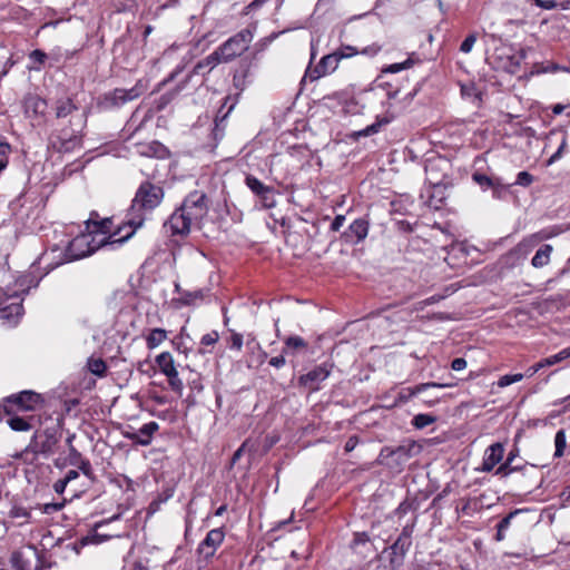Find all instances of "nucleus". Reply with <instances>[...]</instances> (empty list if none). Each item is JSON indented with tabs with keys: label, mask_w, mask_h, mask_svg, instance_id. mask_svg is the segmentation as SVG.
Segmentation results:
<instances>
[{
	"label": "nucleus",
	"mask_w": 570,
	"mask_h": 570,
	"mask_svg": "<svg viewBox=\"0 0 570 570\" xmlns=\"http://www.w3.org/2000/svg\"><path fill=\"white\" fill-rule=\"evenodd\" d=\"M552 250H553V248L549 244L540 247L537 250L535 255L533 256V258L531 261V265L534 268H541V267L548 265L550 262V255H551Z\"/></svg>",
	"instance_id": "obj_16"
},
{
	"label": "nucleus",
	"mask_w": 570,
	"mask_h": 570,
	"mask_svg": "<svg viewBox=\"0 0 570 570\" xmlns=\"http://www.w3.org/2000/svg\"><path fill=\"white\" fill-rule=\"evenodd\" d=\"M246 185L258 197L266 191L269 193V186L263 184L254 176L246 177Z\"/></svg>",
	"instance_id": "obj_21"
},
{
	"label": "nucleus",
	"mask_w": 570,
	"mask_h": 570,
	"mask_svg": "<svg viewBox=\"0 0 570 570\" xmlns=\"http://www.w3.org/2000/svg\"><path fill=\"white\" fill-rule=\"evenodd\" d=\"M240 453H242V448H240V449H238V450L234 453V455H233V461H234V462H235V461H237V460L239 459Z\"/></svg>",
	"instance_id": "obj_64"
},
{
	"label": "nucleus",
	"mask_w": 570,
	"mask_h": 570,
	"mask_svg": "<svg viewBox=\"0 0 570 570\" xmlns=\"http://www.w3.org/2000/svg\"><path fill=\"white\" fill-rule=\"evenodd\" d=\"M357 441L354 438H350L345 443V451L351 452L355 449Z\"/></svg>",
	"instance_id": "obj_54"
},
{
	"label": "nucleus",
	"mask_w": 570,
	"mask_h": 570,
	"mask_svg": "<svg viewBox=\"0 0 570 570\" xmlns=\"http://www.w3.org/2000/svg\"><path fill=\"white\" fill-rule=\"evenodd\" d=\"M336 52L338 56L342 55L343 59L350 58V57H353V56H356L357 53H360V51H357V49L352 46H345V47L336 50Z\"/></svg>",
	"instance_id": "obj_38"
},
{
	"label": "nucleus",
	"mask_w": 570,
	"mask_h": 570,
	"mask_svg": "<svg viewBox=\"0 0 570 570\" xmlns=\"http://www.w3.org/2000/svg\"><path fill=\"white\" fill-rule=\"evenodd\" d=\"M379 128H380V124H373L371 126H367L366 128H364L363 130H360L357 132L358 136H370L372 134H375L379 131Z\"/></svg>",
	"instance_id": "obj_43"
},
{
	"label": "nucleus",
	"mask_w": 570,
	"mask_h": 570,
	"mask_svg": "<svg viewBox=\"0 0 570 570\" xmlns=\"http://www.w3.org/2000/svg\"><path fill=\"white\" fill-rule=\"evenodd\" d=\"M134 570H148V568L145 567L142 563H136L134 566Z\"/></svg>",
	"instance_id": "obj_62"
},
{
	"label": "nucleus",
	"mask_w": 570,
	"mask_h": 570,
	"mask_svg": "<svg viewBox=\"0 0 570 570\" xmlns=\"http://www.w3.org/2000/svg\"><path fill=\"white\" fill-rule=\"evenodd\" d=\"M22 314L21 298L17 291L11 294L0 288V318L19 317Z\"/></svg>",
	"instance_id": "obj_8"
},
{
	"label": "nucleus",
	"mask_w": 570,
	"mask_h": 570,
	"mask_svg": "<svg viewBox=\"0 0 570 570\" xmlns=\"http://www.w3.org/2000/svg\"><path fill=\"white\" fill-rule=\"evenodd\" d=\"M65 505V502H58V503H46L42 507V512L46 514H51L53 512H57L61 510Z\"/></svg>",
	"instance_id": "obj_39"
},
{
	"label": "nucleus",
	"mask_w": 570,
	"mask_h": 570,
	"mask_svg": "<svg viewBox=\"0 0 570 570\" xmlns=\"http://www.w3.org/2000/svg\"><path fill=\"white\" fill-rule=\"evenodd\" d=\"M224 63L223 58L219 55V51L216 49L213 53L207 56L204 60L199 61L195 70L199 72L204 68H209V70L214 69L217 65Z\"/></svg>",
	"instance_id": "obj_18"
},
{
	"label": "nucleus",
	"mask_w": 570,
	"mask_h": 570,
	"mask_svg": "<svg viewBox=\"0 0 570 570\" xmlns=\"http://www.w3.org/2000/svg\"><path fill=\"white\" fill-rule=\"evenodd\" d=\"M253 38L254 35L249 29H243L235 36L227 39L217 48L220 57L223 58V62H230L242 56L248 49Z\"/></svg>",
	"instance_id": "obj_4"
},
{
	"label": "nucleus",
	"mask_w": 570,
	"mask_h": 570,
	"mask_svg": "<svg viewBox=\"0 0 570 570\" xmlns=\"http://www.w3.org/2000/svg\"><path fill=\"white\" fill-rule=\"evenodd\" d=\"M350 232L355 236L356 242H361L367 236L368 224L363 219H356L350 225Z\"/></svg>",
	"instance_id": "obj_19"
},
{
	"label": "nucleus",
	"mask_w": 570,
	"mask_h": 570,
	"mask_svg": "<svg viewBox=\"0 0 570 570\" xmlns=\"http://www.w3.org/2000/svg\"><path fill=\"white\" fill-rule=\"evenodd\" d=\"M524 377L523 374L521 373H518V374H511V375H503L499 379L498 381V386L499 387H505V386H509L513 383H517V382H520L522 379Z\"/></svg>",
	"instance_id": "obj_30"
},
{
	"label": "nucleus",
	"mask_w": 570,
	"mask_h": 570,
	"mask_svg": "<svg viewBox=\"0 0 570 570\" xmlns=\"http://www.w3.org/2000/svg\"><path fill=\"white\" fill-rule=\"evenodd\" d=\"M158 428V423L151 421L144 424L137 432L128 433L126 436L132 442L146 446L151 443L153 435Z\"/></svg>",
	"instance_id": "obj_12"
},
{
	"label": "nucleus",
	"mask_w": 570,
	"mask_h": 570,
	"mask_svg": "<svg viewBox=\"0 0 570 570\" xmlns=\"http://www.w3.org/2000/svg\"><path fill=\"white\" fill-rule=\"evenodd\" d=\"M219 338L218 332L212 331L205 335H203L200 343L203 345H213L215 344Z\"/></svg>",
	"instance_id": "obj_36"
},
{
	"label": "nucleus",
	"mask_w": 570,
	"mask_h": 570,
	"mask_svg": "<svg viewBox=\"0 0 570 570\" xmlns=\"http://www.w3.org/2000/svg\"><path fill=\"white\" fill-rule=\"evenodd\" d=\"M436 421V417L430 414H417L413 417V425L416 429H424L428 425L434 423Z\"/></svg>",
	"instance_id": "obj_27"
},
{
	"label": "nucleus",
	"mask_w": 570,
	"mask_h": 570,
	"mask_svg": "<svg viewBox=\"0 0 570 570\" xmlns=\"http://www.w3.org/2000/svg\"><path fill=\"white\" fill-rule=\"evenodd\" d=\"M12 515L26 518L29 515V513L24 509H16L12 511Z\"/></svg>",
	"instance_id": "obj_56"
},
{
	"label": "nucleus",
	"mask_w": 570,
	"mask_h": 570,
	"mask_svg": "<svg viewBox=\"0 0 570 570\" xmlns=\"http://www.w3.org/2000/svg\"><path fill=\"white\" fill-rule=\"evenodd\" d=\"M262 204L266 208H273L276 205L274 188L269 186V193H264L259 196Z\"/></svg>",
	"instance_id": "obj_32"
},
{
	"label": "nucleus",
	"mask_w": 570,
	"mask_h": 570,
	"mask_svg": "<svg viewBox=\"0 0 570 570\" xmlns=\"http://www.w3.org/2000/svg\"><path fill=\"white\" fill-rule=\"evenodd\" d=\"M78 476H79V473L76 470H70V471L67 472V474L65 475L63 480L67 483H69L72 480H76Z\"/></svg>",
	"instance_id": "obj_52"
},
{
	"label": "nucleus",
	"mask_w": 570,
	"mask_h": 570,
	"mask_svg": "<svg viewBox=\"0 0 570 570\" xmlns=\"http://www.w3.org/2000/svg\"><path fill=\"white\" fill-rule=\"evenodd\" d=\"M413 65H414V60L412 58H407L403 62L392 63V65L386 66L382 71L390 72V73H396L402 70L411 68Z\"/></svg>",
	"instance_id": "obj_28"
},
{
	"label": "nucleus",
	"mask_w": 570,
	"mask_h": 570,
	"mask_svg": "<svg viewBox=\"0 0 570 570\" xmlns=\"http://www.w3.org/2000/svg\"><path fill=\"white\" fill-rule=\"evenodd\" d=\"M559 7L562 9V10H570V0H566V1H562Z\"/></svg>",
	"instance_id": "obj_60"
},
{
	"label": "nucleus",
	"mask_w": 570,
	"mask_h": 570,
	"mask_svg": "<svg viewBox=\"0 0 570 570\" xmlns=\"http://www.w3.org/2000/svg\"><path fill=\"white\" fill-rule=\"evenodd\" d=\"M390 456H396L400 461H406L410 459V450L404 446H399L397 449H389L385 448L381 451L380 458L385 459Z\"/></svg>",
	"instance_id": "obj_20"
},
{
	"label": "nucleus",
	"mask_w": 570,
	"mask_h": 570,
	"mask_svg": "<svg viewBox=\"0 0 570 570\" xmlns=\"http://www.w3.org/2000/svg\"><path fill=\"white\" fill-rule=\"evenodd\" d=\"M112 222L109 218L97 222L89 218L86 222V233L75 237L66 249V261H76L91 255L104 246L120 245L134 235V229L122 234L126 227H119L111 233Z\"/></svg>",
	"instance_id": "obj_1"
},
{
	"label": "nucleus",
	"mask_w": 570,
	"mask_h": 570,
	"mask_svg": "<svg viewBox=\"0 0 570 570\" xmlns=\"http://www.w3.org/2000/svg\"><path fill=\"white\" fill-rule=\"evenodd\" d=\"M9 426L13 431L23 432L29 431L31 429V425L22 417L13 416L8 420Z\"/></svg>",
	"instance_id": "obj_26"
},
{
	"label": "nucleus",
	"mask_w": 570,
	"mask_h": 570,
	"mask_svg": "<svg viewBox=\"0 0 570 570\" xmlns=\"http://www.w3.org/2000/svg\"><path fill=\"white\" fill-rule=\"evenodd\" d=\"M381 51V47L377 45H372L368 47H365L360 53L366 55V56H376Z\"/></svg>",
	"instance_id": "obj_45"
},
{
	"label": "nucleus",
	"mask_w": 570,
	"mask_h": 570,
	"mask_svg": "<svg viewBox=\"0 0 570 570\" xmlns=\"http://www.w3.org/2000/svg\"><path fill=\"white\" fill-rule=\"evenodd\" d=\"M209 204L203 191L194 190L184 199L181 206L170 216V226L175 234H188L191 228H199L207 216Z\"/></svg>",
	"instance_id": "obj_2"
},
{
	"label": "nucleus",
	"mask_w": 570,
	"mask_h": 570,
	"mask_svg": "<svg viewBox=\"0 0 570 570\" xmlns=\"http://www.w3.org/2000/svg\"><path fill=\"white\" fill-rule=\"evenodd\" d=\"M73 109H75V106L71 102V100L67 99V100L59 101V104L57 106V117H66Z\"/></svg>",
	"instance_id": "obj_31"
},
{
	"label": "nucleus",
	"mask_w": 570,
	"mask_h": 570,
	"mask_svg": "<svg viewBox=\"0 0 570 570\" xmlns=\"http://www.w3.org/2000/svg\"><path fill=\"white\" fill-rule=\"evenodd\" d=\"M164 198V190L160 186L154 185L149 181L142 183L132 199L131 210L138 214L137 218L128 220L127 226L124 230L134 232L142 225L144 218L141 213L151 212L155 209Z\"/></svg>",
	"instance_id": "obj_3"
},
{
	"label": "nucleus",
	"mask_w": 570,
	"mask_h": 570,
	"mask_svg": "<svg viewBox=\"0 0 570 570\" xmlns=\"http://www.w3.org/2000/svg\"><path fill=\"white\" fill-rule=\"evenodd\" d=\"M475 41H476V37H475V35H470V36H468V37L464 39V41L461 43L460 50H461L462 52H464V53H469V52L472 50V48H473V46H474Z\"/></svg>",
	"instance_id": "obj_34"
},
{
	"label": "nucleus",
	"mask_w": 570,
	"mask_h": 570,
	"mask_svg": "<svg viewBox=\"0 0 570 570\" xmlns=\"http://www.w3.org/2000/svg\"><path fill=\"white\" fill-rule=\"evenodd\" d=\"M8 166V158H1L0 159V173L4 170Z\"/></svg>",
	"instance_id": "obj_61"
},
{
	"label": "nucleus",
	"mask_w": 570,
	"mask_h": 570,
	"mask_svg": "<svg viewBox=\"0 0 570 570\" xmlns=\"http://www.w3.org/2000/svg\"><path fill=\"white\" fill-rule=\"evenodd\" d=\"M570 357V347L563 348L559 353L541 360L543 367L552 366Z\"/></svg>",
	"instance_id": "obj_22"
},
{
	"label": "nucleus",
	"mask_w": 570,
	"mask_h": 570,
	"mask_svg": "<svg viewBox=\"0 0 570 570\" xmlns=\"http://www.w3.org/2000/svg\"><path fill=\"white\" fill-rule=\"evenodd\" d=\"M269 364L274 367H282L285 365V357L284 355L275 356L269 360Z\"/></svg>",
	"instance_id": "obj_48"
},
{
	"label": "nucleus",
	"mask_w": 570,
	"mask_h": 570,
	"mask_svg": "<svg viewBox=\"0 0 570 570\" xmlns=\"http://www.w3.org/2000/svg\"><path fill=\"white\" fill-rule=\"evenodd\" d=\"M559 233H560V230H550L547 233L543 232L542 235L540 236V239L553 237V236L558 235Z\"/></svg>",
	"instance_id": "obj_57"
},
{
	"label": "nucleus",
	"mask_w": 570,
	"mask_h": 570,
	"mask_svg": "<svg viewBox=\"0 0 570 570\" xmlns=\"http://www.w3.org/2000/svg\"><path fill=\"white\" fill-rule=\"evenodd\" d=\"M535 4L542 9H553L558 7V3L554 0H534Z\"/></svg>",
	"instance_id": "obj_42"
},
{
	"label": "nucleus",
	"mask_w": 570,
	"mask_h": 570,
	"mask_svg": "<svg viewBox=\"0 0 570 570\" xmlns=\"http://www.w3.org/2000/svg\"><path fill=\"white\" fill-rule=\"evenodd\" d=\"M518 513V511L509 513L507 517H504L497 525L498 532H497V540L501 541L504 538L503 532L510 527L512 518Z\"/></svg>",
	"instance_id": "obj_29"
},
{
	"label": "nucleus",
	"mask_w": 570,
	"mask_h": 570,
	"mask_svg": "<svg viewBox=\"0 0 570 570\" xmlns=\"http://www.w3.org/2000/svg\"><path fill=\"white\" fill-rule=\"evenodd\" d=\"M342 59L343 56H338L336 51L326 55L321 59L318 65L313 70L307 72V75L312 80L320 79L328 73L334 72Z\"/></svg>",
	"instance_id": "obj_9"
},
{
	"label": "nucleus",
	"mask_w": 570,
	"mask_h": 570,
	"mask_svg": "<svg viewBox=\"0 0 570 570\" xmlns=\"http://www.w3.org/2000/svg\"><path fill=\"white\" fill-rule=\"evenodd\" d=\"M79 469L82 471L83 474L90 475L91 473V465L88 460H80L78 463Z\"/></svg>",
	"instance_id": "obj_47"
},
{
	"label": "nucleus",
	"mask_w": 570,
	"mask_h": 570,
	"mask_svg": "<svg viewBox=\"0 0 570 570\" xmlns=\"http://www.w3.org/2000/svg\"><path fill=\"white\" fill-rule=\"evenodd\" d=\"M554 445H556L554 456H557V458L562 456L564 453L566 445H567V438H566V433L563 430H559L556 433Z\"/></svg>",
	"instance_id": "obj_25"
},
{
	"label": "nucleus",
	"mask_w": 570,
	"mask_h": 570,
	"mask_svg": "<svg viewBox=\"0 0 570 570\" xmlns=\"http://www.w3.org/2000/svg\"><path fill=\"white\" fill-rule=\"evenodd\" d=\"M541 368H543V365H542V362L540 361L537 364L529 367L527 370L525 374H523V375L530 377V376L534 375L537 372H539Z\"/></svg>",
	"instance_id": "obj_49"
},
{
	"label": "nucleus",
	"mask_w": 570,
	"mask_h": 570,
	"mask_svg": "<svg viewBox=\"0 0 570 570\" xmlns=\"http://www.w3.org/2000/svg\"><path fill=\"white\" fill-rule=\"evenodd\" d=\"M41 402V396L32 391H22L17 395H11L4 400L3 409L7 414H11L13 405L21 411H32Z\"/></svg>",
	"instance_id": "obj_7"
},
{
	"label": "nucleus",
	"mask_w": 570,
	"mask_h": 570,
	"mask_svg": "<svg viewBox=\"0 0 570 570\" xmlns=\"http://www.w3.org/2000/svg\"><path fill=\"white\" fill-rule=\"evenodd\" d=\"M156 364L160 372L168 379L170 389L180 394L183 392L184 384L179 377L173 355L169 352L160 353L156 356Z\"/></svg>",
	"instance_id": "obj_5"
},
{
	"label": "nucleus",
	"mask_w": 570,
	"mask_h": 570,
	"mask_svg": "<svg viewBox=\"0 0 570 570\" xmlns=\"http://www.w3.org/2000/svg\"><path fill=\"white\" fill-rule=\"evenodd\" d=\"M70 461L72 464H78L82 460L81 455L73 446H70Z\"/></svg>",
	"instance_id": "obj_50"
},
{
	"label": "nucleus",
	"mask_w": 570,
	"mask_h": 570,
	"mask_svg": "<svg viewBox=\"0 0 570 570\" xmlns=\"http://www.w3.org/2000/svg\"><path fill=\"white\" fill-rule=\"evenodd\" d=\"M504 446L501 443H494L490 445L483 456V462L480 471L490 472L494 469V466L500 463L503 459Z\"/></svg>",
	"instance_id": "obj_11"
},
{
	"label": "nucleus",
	"mask_w": 570,
	"mask_h": 570,
	"mask_svg": "<svg viewBox=\"0 0 570 570\" xmlns=\"http://www.w3.org/2000/svg\"><path fill=\"white\" fill-rule=\"evenodd\" d=\"M562 497L564 502H570V485L564 489Z\"/></svg>",
	"instance_id": "obj_58"
},
{
	"label": "nucleus",
	"mask_w": 570,
	"mask_h": 570,
	"mask_svg": "<svg viewBox=\"0 0 570 570\" xmlns=\"http://www.w3.org/2000/svg\"><path fill=\"white\" fill-rule=\"evenodd\" d=\"M229 347L232 350L240 351L243 347V335L239 333H232Z\"/></svg>",
	"instance_id": "obj_35"
},
{
	"label": "nucleus",
	"mask_w": 570,
	"mask_h": 570,
	"mask_svg": "<svg viewBox=\"0 0 570 570\" xmlns=\"http://www.w3.org/2000/svg\"><path fill=\"white\" fill-rule=\"evenodd\" d=\"M46 58H47V55L43 51L39 50V49L33 50L30 53V59L36 61V62H38V63H43Z\"/></svg>",
	"instance_id": "obj_41"
},
{
	"label": "nucleus",
	"mask_w": 570,
	"mask_h": 570,
	"mask_svg": "<svg viewBox=\"0 0 570 570\" xmlns=\"http://www.w3.org/2000/svg\"><path fill=\"white\" fill-rule=\"evenodd\" d=\"M112 535L109 534H102L99 532H94L91 534H88L83 537L80 541L81 546H88V544H100L107 540H109Z\"/></svg>",
	"instance_id": "obj_23"
},
{
	"label": "nucleus",
	"mask_w": 570,
	"mask_h": 570,
	"mask_svg": "<svg viewBox=\"0 0 570 570\" xmlns=\"http://www.w3.org/2000/svg\"><path fill=\"white\" fill-rule=\"evenodd\" d=\"M513 471H515V468H512L509 464V462H505L497 469L495 474L501 476H508Z\"/></svg>",
	"instance_id": "obj_40"
},
{
	"label": "nucleus",
	"mask_w": 570,
	"mask_h": 570,
	"mask_svg": "<svg viewBox=\"0 0 570 570\" xmlns=\"http://www.w3.org/2000/svg\"><path fill=\"white\" fill-rule=\"evenodd\" d=\"M331 373L327 364H321L299 377V383L312 390H316L318 384L325 381Z\"/></svg>",
	"instance_id": "obj_10"
},
{
	"label": "nucleus",
	"mask_w": 570,
	"mask_h": 570,
	"mask_svg": "<svg viewBox=\"0 0 570 570\" xmlns=\"http://www.w3.org/2000/svg\"><path fill=\"white\" fill-rule=\"evenodd\" d=\"M167 338V332L164 328H154L146 336V344L149 350L158 347Z\"/></svg>",
	"instance_id": "obj_17"
},
{
	"label": "nucleus",
	"mask_w": 570,
	"mask_h": 570,
	"mask_svg": "<svg viewBox=\"0 0 570 570\" xmlns=\"http://www.w3.org/2000/svg\"><path fill=\"white\" fill-rule=\"evenodd\" d=\"M452 370L462 371L466 367V361L462 357L454 358L451 364Z\"/></svg>",
	"instance_id": "obj_44"
},
{
	"label": "nucleus",
	"mask_w": 570,
	"mask_h": 570,
	"mask_svg": "<svg viewBox=\"0 0 570 570\" xmlns=\"http://www.w3.org/2000/svg\"><path fill=\"white\" fill-rule=\"evenodd\" d=\"M533 177L528 171H520L517 176L515 185L528 187L532 184Z\"/></svg>",
	"instance_id": "obj_33"
},
{
	"label": "nucleus",
	"mask_w": 570,
	"mask_h": 570,
	"mask_svg": "<svg viewBox=\"0 0 570 570\" xmlns=\"http://www.w3.org/2000/svg\"><path fill=\"white\" fill-rule=\"evenodd\" d=\"M247 347L250 350V357L247 360L248 367H256L265 362L266 353L262 350L258 342L254 338L247 342Z\"/></svg>",
	"instance_id": "obj_14"
},
{
	"label": "nucleus",
	"mask_w": 570,
	"mask_h": 570,
	"mask_svg": "<svg viewBox=\"0 0 570 570\" xmlns=\"http://www.w3.org/2000/svg\"><path fill=\"white\" fill-rule=\"evenodd\" d=\"M67 482L62 479V480H59L57 481L55 484H53V489L57 493H62L67 487Z\"/></svg>",
	"instance_id": "obj_51"
},
{
	"label": "nucleus",
	"mask_w": 570,
	"mask_h": 570,
	"mask_svg": "<svg viewBox=\"0 0 570 570\" xmlns=\"http://www.w3.org/2000/svg\"><path fill=\"white\" fill-rule=\"evenodd\" d=\"M473 179L481 186H487V187H493L494 186V183L493 180L483 175V174H474L473 175Z\"/></svg>",
	"instance_id": "obj_37"
},
{
	"label": "nucleus",
	"mask_w": 570,
	"mask_h": 570,
	"mask_svg": "<svg viewBox=\"0 0 570 570\" xmlns=\"http://www.w3.org/2000/svg\"><path fill=\"white\" fill-rule=\"evenodd\" d=\"M226 510H227V507H226V505H220V507L216 510L215 515L220 517V515H223V514L225 513V511H226Z\"/></svg>",
	"instance_id": "obj_59"
},
{
	"label": "nucleus",
	"mask_w": 570,
	"mask_h": 570,
	"mask_svg": "<svg viewBox=\"0 0 570 570\" xmlns=\"http://www.w3.org/2000/svg\"><path fill=\"white\" fill-rule=\"evenodd\" d=\"M87 366L92 374L98 376H102L107 370V366L101 358H89Z\"/></svg>",
	"instance_id": "obj_24"
},
{
	"label": "nucleus",
	"mask_w": 570,
	"mask_h": 570,
	"mask_svg": "<svg viewBox=\"0 0 570 570\" xmlns=\"http://www.w3.org/2000/svg\"><path fill=\"white\" fill-rule=\"evenodd\" d=\"M566 109V106L564 105H561V104H557L552 107V112L554 115H560L563 112V110Z\"/></svg>",
	"instance_id": "obj_55"
},
{
	"label": "nucleus",
	"mask_w": 570,
	"mask_h": 570,
	"mask_svg": "<svg viewBox=\"0 0 570 570\" xmlns=\"http://www.w3.org/2000/svg\"><path fill=\"white\" fill-rule=\"evenodd\" d=\"M10 145L7 142H0V156L2 158H7V155L10 153Z\"/></svg>",
	"instance_id": "obj_53"
},
{
	"label": "nucleus",
	"mask_w": 570,
	"mask_h": 570,
	"mask_svg": "<svg viewBox=\"0 0 570 570\" xmlns=\"http://www.w3.org/2000/svg\"><path fill=\"white\" fill-rule=\"evenodd\" d=\"M307 348V343L301 336H288L285 340V347L283 350V354L295 355L301 351H305Z\"/></svg>",
	"instance_id": "obj_15"
},
{
	"label": "nucleus",
	"mask_w": 570,
	"mask_h": 570,
	"mask_svg": "<svg viewBox=\"0 0 570 570\" xmlns=\"http://www.w3.org/2000/svg\"><path fill=\"white\" fill-rule=\"evenodd\" d=\"M224 539L225 532L222 528L210 530L197 547L199 560L206 562L210 560L224 542Z\"/></svg>",
	"instance_id": "obj_6"
},
{
	"label": "nucleus",
	"mask_w": 570,
	"mask_h": 570,
	"mask_svg": "<svg viewBox=\"0 0 570 570\" xmlns=\"http://www.w3.org/2000/svg\"><path fill=\"white\" fill-rule=\"evenodd\" d=\"M470 89L471 88L468 86H462V88H461L462 95H464V96L470 95Z\"/></svg>",
	"instance_id": "obj_63"
},
{
	"label": "nucleus",
	"mask_w": 570,
	"mask_h": 570,
	"mask_svg": "<svg viewBox=\"0 0 570 570\" xmlns=\"http://www.w3.org/2000/svg\"><path fill=\"white\" fill-rule=\"evenodd\" d=\"M445 386H449V385L440 384V383H435V382L421 383L413 387H407V389L402 390L399 394V401L402 403H405L413 396L417 395L419 393H421L430 387H445Z\"/></svg>",
	"instance_id": "obj_13"
},
{
	"label": "nucleus",
	"mask_w": 570,
	"mask_h": 570,
	"mask_svg": "<svg viewBox=\"0 0 570 570\" xmlns=\"http://www.w3.org/2000/svg\"><path fill=\"white\" fill-rule=\"evenodd\" d=\"M344 222H345V216L344 215H337L334 218V220L332 222V225H331L332 230H334V232L340 230V228L343 226Z\"/></svg>",
	"instance_id": "obj_46"
}]
</instances>
